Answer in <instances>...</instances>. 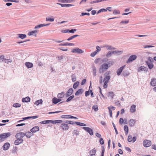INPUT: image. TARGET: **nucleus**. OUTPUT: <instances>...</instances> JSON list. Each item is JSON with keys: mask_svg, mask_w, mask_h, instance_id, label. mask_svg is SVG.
I'll return each instance as SVG.
<instances>
[{"mask_svg": "<svg viewBox=\"0 0 156 156\" xmlns=\"http://www.w3.org/2000/svg\"><path fill=\"white\" fill-rule=\"evenodd\" d=\"M24 133L20 132L17 133L15 135V137L16 139L14 141V144L15 145H18L22 143L23 140L22 139L24 136Z\"/></svg>", "mask_w": 156, "mask_h": 156, "instance_id": "obj_1", "label": "nucleus"}, {"mask_svg": "<svg viewBox=\"0 0 156 156\" xmlns=\"http://www.w3.org/2000/svg\"><path fill=\"white\" fill-rule=\"evenodd\" d=\"M109 74V72H107L105 73L104 76H105V77L104 78L103 81L102 80V76L100 77V83H101L104 82V83L103 85V87L104 88H107L108 87L107 83L109 82L110 78V76L108 75Z\"/></svg>", "mask_w": 156, "mask_h": 156, "instance_id": "obj_2", "label": "nucleus"}, {"mask_svg": "<svg viewBox=\"0 0 156 156\" xmlns=\"http://www.w3.org/2000/svg\"><path fill=\"white\" fill-rule=\"evenodd\" d=\"M109 66L108 64L106 63H105L101 66L99 69V72L100 73H103L106 71L108 69Z\"/></svg>", "mask_w": 156, "mask_h": 156, "instance_id": "obj_3", "label": "nucleus"}, {"mask_svg": "<svg viewBox=\"0 0 156 156\" xmlns=\"http://www.w3.org/2000/svg\"><path fill=\"white\" fill-rule=\"evenodd\" d=\"M11 135L10 133L9 132L2 133L0 134V138L2 140H3L10 136Z\"/></svg>", "mask_w": 156, "mask_h": 156, "instance_id": "obj_4", "label": "nucleus"}, {"mask_svg": "<svg viewBox=\"0 0 156 156\" xmlns=\"http://www.w3.org/2000/svg\"><path fill=\"white\" fill-rule=\"evenodd\" d=\"M60 127L63 131L68 130L69 128V125L65 123H62L60 125Z\"/></svg>", "mask_w": 156, "mask_h": 156, "instance_id": "obj_5", "label": "nucleus"}, {"mask_svg": "<svg viewBox=\"0 0 156 156\" xmlns=\"http://www.w3.org/2000/svg\"><path fill=\"white\" fill-rule=\"evenodd\" d=\"M143 145L145 147H148L151 145V142L149 140H145L143 142Z\"/></svg>", "mask_w": 156, "mask_h": 156, "instance_id": "obj_6", "label": "nucleus"}, {"mask_svg": "<svg viewBox=\"0 0 156 156\" xmlns=\"http://www.w3.org/2000/svg\"><path fill=\"white\" fill-rule=\"evenodd\" d=\"M82 128L89 133L90 135H92L93 134V131L90 128L88 127H83Z\"/></svg>", "mask_w": 156, "mask_h": 156, "instance_id": "obj_7", "label": "nucleus"}, {"mask_svg": "<svg viewBox=\"0 0 156 156\" xmlns=\"http://www.w3.org/2000/svg\"><path fill=\"white\" fill-rule=\"evenodd\" d=\"M72 52L73 53H76L79 54H81L83 52V51L82 49L78 48H76L73 49L72 51Z\"/></svg>", "mask_w": 156, "mask_h": 156, "instance_id": "obj_8", "label": "nucleus"}, {"mask_svg": "<svg viewBox=\"0 0 156 156\" xmlns=\"http://www.w3.org/2000/svg\"><path fill=\"white\" fill-rule=\"evenodd\" d=\"M136 56L135 55H133L130 56L126 62L127 63H128L129 62L133 61L135 60L136 58Z\"/></svg>", "mask_w": 156, "mask_h": 156, "instance_id": "obj_9", "label": "nucleus"}, {"mask_svg": "<svg viewBox=\"0 0 156 156\" xmlns=\"http://www.w3.org/2000/svg\"><path fill=\"white\" fill-rule=\"evenodd\" d=\"M39 130V127L38 126H35L33 127L30 130V131L33 133H35L38 131Z\"/></svg>", "mask_w": 156, "mask_h": 156, "instance_id": "obj_10", "label": "nucleus"}, {"mask_svg": "<svg viewBox=\"0 0 156 156\" xmlns=\"http://www.w3.org/2000/svg\"><path fill=\"white\" fill-rule=\"evenodd\" d=\"M136 122V120L131 119L128 121L129 124L130 126H133Z\"/></svg>", "mask_w": 156, "mask_h": 156, "instance_id": "obj_11", "label": "nucleus"}, {"mask_svg": "<svg viewBox=\"0 0 156 156\" xmlns=\"http://www.w3.org/2000/svg\"><path fill=\"white\" fill-rule=\"evenodd\" d=\"M73 88H71L69 89L67 92L66 96V97H68L73 93Z\"/></svg>", "mask_w": 156, "mask_h": 156, "instance_id": "obj_12", "label": "nucleus"}, {"mask_svg": "<svg viewBox=\"0 0 156 156\" xmlns=\"http://www.w3.org/2000/svg\"><path fill=\"white\" fill-rule=\"evenodd\" d=\"M147 70L148 69L147 67L143 66H141L139 68L138 71V72H140L143 71H144L145 72H147Z\"/></svg>", "mask_w": 156, "mask_h": 156, "instance_id": "obj_13", "label": "nucleus"}, {"mask_svg": "<svg viewBox=\"0 0 156 156\" xmlns=\"http://www.w3.org/2000/svg\"><path fill=\"white\" fill-rule=\"evenodd\" d=\"M125 67V66H123L120 67L119 69H118L117 70V71H116V73H117V75L118 76H119L120 75L121 73L122 72L123 69H124Z\"/></svg>", "mask_w": 156, "mask_h": 156, "instance_id": "obj_14", "label": "nucleus"}, {"mask_svg": "<svg viewBox=\"0 0 156 156\" xmlns=\"http://www.w3.org/2000/svg\"><path fill=\"white\" fill-rule=\"evenodd\" d=\"M146 62L150 69H151L153 68L154 65L153 63V62H149V61H147Z\"/></svg>", "mask_w": 156, "mask_h": 156, "instance_id": "obj_15", "label": "nucleus"}, {"mask_svg": "<svg viewBox=\"0 0 156 156\" xmlns=\"http://www.w3.org/2000/svg\"><path fill=\"white\" fill-rule=\"evenodd\" d=\"M151 86L154 87L156 86V79L155 78H152L150 82Z\"/></svg>", "mask_w": 156, "mask_h": 156, "instance_id": "obj_16", "label": "nucleus"}, {"mask_svg": "<svg viewBox=\"0 0 156 156\" xmlns=\"http://www.w3.org/2000/svg\"><path fill=\"white\" fill-rule=\"evenodd\" d=\"M24 136L25 135L28 138H30L33 135V134L32 132H27L24 134Z\"/></svg>", "mask_w": 156, "mask_h": 156, "instance_id": "obj_17", "label": "nucleus"}, {"mask_svg": "<svg viewBox=\"0 0 156 156\" xmlns=\"http://www.w3.org/2000/svg\"><path fill=\"white\" fill-rule=\"evenodd\" d=\"M10 144L9 143H6L4 144L3 146V149L4 150H8L10 147Z\"/></svg>", "mask_w": 156, "mask_h": 156, "instance_id": "obj_18", "label": "nucleus"}, {"mask_svg": "<svg viewBox=\"0 0 156 156\" xmlns=\"http://www.w3.org/2000/svg\"><path fill=\"white\" fill-rule=\"evenodd\" d=\"M62 100L60 98H54L52 99L53 102L55 104H56L60 102Z\"/></svg>", "mask_w": 156, "mask_h": 156, "instance_id": "obj_19", "label": "nucleus"}, {"mask_svg": "<svg viewBox=\"0 0 156 156\" xmlns=\"http://www.w3.org/2000/svg\"><path fill=\"white\" fill-rule=\"evenodd\" d=\"M57 4L61 5L62 7H69L70 6H74V5H73L68 4H62L60 3H57Z\"/></svg>", "mask_w": 156, "mask_h": 156, "instance_id": "obj_20", "label": "nucleus"}, {"mask_svg": "<svg viewBox=\"0 0 156 156\" xmlns=\"http://www.w3.org/2000/svg\"><path fill=\"white\" fill-rule=\"evenodd\" d=\"M65 93L64 92H62L61 93H59L58 94L57 97L58 98L61 99L64 97Z\"/></svg>", "mask_w": 156, "mask_h": 156, "instance_id": "obj_21", "label": "nucleus"}, {"mask_svg": "<svg viewBox=\"0 0 156 156\" xmlns=\"http://www.w3.org/2000/svg\"><path fill=\"white\" fill-rule=\"evenodd\" d=\"M119 51H118L117 52H116V51H109L108 52V53L106 54V56L107 57H109L111 56L115 52H116V53H117L118 52H119Z\"/></svg>", "mask_w": 156, "mask_h": 156, "instance_id": "obj_22", "label": "nucleus"}, {"mask_svg": "<svg viewBox=\"0 0 156 156\" xmlns=\"http://www.w3.org/2000/svg\"><path fill=\"white\" fill-rule=\"evenodd\" d=\"M136 106L135 105H132L130 108V111L132 113H134L136 112Z\"/></svg>", "mask_w": 156, "mask_h": 156, "instance_id": "obj_23", "label": "nucleus"}, {"mask_svg": "<svg viewBox=\"0 0 156 156\" xmlns=\"http://www.w3.org/2000/svg\"><path fill=\"white\" fill-rule=\"evenodd\" d=\"M26 66L28 68H31L33 67V64L31 62H27L25 63Z\"/></svg>", "mask_w": 156, "mask_h": 156, "instance_id": "obj_24", "label": "nucleus"}, {"mask_svg": "<svg viewBox=\"0 0 156 156\" xmlns=\"http://www.w3.org/2000/svg\"><path fill=\"white\" fill-rule=\"evenodd\" d=\"M30 98L27 97L25 98H24L22 99V101L23 102H29L30 101Z\"/></svg>", "mask_w": 156, "mask_h": 156, "instance_id": "obj_25", "label": "nucleus"}, {"mask_svg": "<svg viewBox=\"0 0 156 156\" xmlns=\"http://www.w3.org/2000/svg\"><path fill=\"white\" fill-rule=\"evenodd\" d=\"M60 46H74V44L72 43H65L64 44H59Z\"/></svg>", "mask_w": 156, "mask_h": 156, "instance_id": "obj_26", "label": "nucleus"}, {"mask_svg": "<svg viewBox=\"0 0 156 156\" xmlns=\"http://www.w3.org/2000/svg\"><path fill=\"white\" fill-rule=\"evenodd\" d=\"M62 122V121L61 120H51V123L52 124L61 123Z\"/></svg>", "mask_w": 156, "mask_h": 156, "instance_id": "obj_27", "label": "nucleus"}, {"mask_svg": "<svg viewBox=\"0 0 156 156\" xmlns=\"http://www.w3.org/2000/svg\"><path fill=\"white\" fill-rule=\"evenodd\" d=\"M49 24H40V25H37V26H35V28H34V29H37L38 28H41V27H44V26H48V25H49Z\"/></svg>", "mask_w": 156, "mask_h": 156, "instance_id": "obj_28", "label": "nucleus"}, {"mask_svg": "<svg viewBox=\"0 0 156 156\" xmlns=\"http://www.w3.org/2000/svg\"><path fill=\"white\" fill-rule=\"evenodd\" d=\"M96 150L94 148L92 150H91L90 151V156H93L96 153Z\"/></svg>", "mask_w": 156, "mask_h": 156, "instance_id": "obj_29", "label": "nucleus"}, {"mask_svg": "<svg viewBox=\"0 0 156 156\" xmlns=\"http://www.w3.org/2000/svg\"><path fill=\"white\" fill-rule=\"evenodd\" d=\"M92 71L93 75H94V76H96L97 73V69L95 66H94L93 67Z\"/></svg>", "mask_w": 156, "mask_h": 156, "instance_id": "obj_30", "label": "nucleus"}, {"mask_svg": "<svg viewBox=\"0 0 156 156\" xmlns=\"http://www.w3.org/2000/svg\"><path fill=\"white\" fill-rule=\"evenodd\" d=\"M83 90L82 89H80L76 92L75 93V95L77 96L80 94H81L83 92Z\"/></svg>", "mask_w": 156, "mask_h": 156, "instance_id": "obj_31", "label": "nucleus"}, {"mask_svg": "<svg viewBox=\"0 0 156 156\" xmlns=\"http://www.w3.org/2000/svg\"><path fill=\"white\" fill-rule=\"evenodd\" d=\"M42 99H40L36 101L35 102V104L37 105H38L39 104H42Z\"/></svg>", "mask_w": 156, "mask_h": 156, "instance_id": "obj_32", "label": "nucleus"}, {"mask_svg": "<svg viewBox=\"0 0 156 156\" xmlns=\"http://www.w3.org/2000/svg\"><path fill=\"white\" fill-rule=\"evenodd\" d=\"M18 36L19 37L22 39L26 38L27 37L26 35L25 34H19Z\"/></svg>", "mask_w": 156, "mask_h": 156, "instance_id": "obj_33", "label": "nucleus"}, {"mask_svg": "<svg viewBox=\"0 0 156 156\" xmlns=\"http://www.w3.org/2000/svg\"><path fill=\"white\" fill-rule=\"evenodd\" d=\"M114 96V94L113 92H108V97L111 98L112 99Z\"/></svg>", "mask_w": 156, "mask_h": 156, "instance_id": "obj_34", "label": "nucleus"}, {"mask_svg": "<svg viewBox=\"0 0 156 156\" xmlns=\"http://www.w3.org/2000/svg\"><path fill=\"white\" fill-rule=\"evenodd\" d=\"M40 123L42 124L48 123H51V120H44L41 122Z\"/></svg>", "mask_w": 156, "mask_h": 156, "instance_id": "obj_35", "label": "nucleus"}, {"mask_svg": "<svg viewBox=\"0 0 156 156\" xmlns=\"http://www.w3.org/2000/svg\"><path fill=\"white\" fill-rule=\"evenodd\" d=\"M37 32L38 31L36 30L32 31L29 32L28 34V35L29 36L32 35H33L34 33H37Z\"/></svg>", "mask_w": 156, "mask_h": 156, "instance_id": "obj_36", "label": "nucleus"}, {"mask_svg": "<svg viewBox=\"0 0 156 156\" xmlns=\"http://www.w3.org/2000/svg\"><path fill=\"white\" fill-rule=\"evenodd\" d=\"M65 122L67 124H69L72 125H73L75 124L74 122L70 120H66L65 121Z\"/></svg>", "mask_w": 156, "mask_h": 156, "instance_id": "obj_37", "label": "nucleus"}, {"mask_svg": "<svg viewBox=\"0 0 156 156\" xmlns=\"http://www.w3.org/2000/svg\"><path fill=\"white\" fill-rule=\"evenodd\" d=\"M78 36H79V35H73V36L70 37H69V38H68L67 40L68 41H69L70 40H71L75 38V37H78Z\"/></svg>", "mask_w": 156, "mask_h": 156, "instance_id": "obj_38", "label": "nucleus"}, {"mask_svg": "<svg viewBox=\"0 0 156 156\" xmlns=\"http://www.w3.org/2000/svg\"><path fill=\"white\" fill-rule=\"evenodd\" d=\"M75 124L79 126H86V124L84 123H81L79 122H76Z\"/></svg>", "mask_w": 156, "mask_h": 156, "instance_id": "obj_39", "label": "nucleus"}, {"mask_svg": "<svg viewBox=\"0 0 156 156\" xmlns=\"http://www.w3.org/2000/svg\"><path fill=\"white\" fill-rule=\"evenodd\" d=\"M124 131H125V132L126 133V134H127L128 132L129 131V129L127 125H125L124 126Z\"/></svg>", "mask_w": 156, "mask_h": 156, "instance_id": "obj_40", "label": "nucleus"}, {"mask_svg": "<svg viewBox=\"0 0 156 156\" xmlns=\"http://www.w3.org/2000/svg\"><path fill=\"white\" fill-rule=\"evenodd\" d=\"M79 82L78 81L74 83L73 85V88L74 89H76L77 87L79 86Z\"/></svg>", "mask_w": 156, "mask_h": 156, "instance_id": "obj_41", "label": "nucleus"}, {"mask_svg": "<svg viewBox=\"0 0 156 156\" xmlns=\"http://www.w3.org/2000/svg\"><path fill=\"white\" fill-rule=\"evenodd\" d=\"M72 80L73 82H74L76 80V77L74 74L72 75Z\"/></svg>", "mask_w": 156, "mask_h": 156, "instance_id": "obj_42", "label": "nucleus"}, {"mask_svg": "<svg viewBox=\"0 0 156 156\" xmlns=\"http://www.w3.org/2000/svg\"><path fill=\"white\" fill-rule=\"evenodd\" d=\"M93 109L95 111H97L98 110V106L96 105H94L92 107Z\"/></svg>", "mask_w": 156, "mask_h": 156, "instance_id": "obj_43", "label": "nucleus"}, {"mask_svg": "<svg viewBox=\"0 0 156 156\" xmlns=\"http://www.w3.org/2000/svg\"><path fill=\"white\" fill-rule=\"evenodd\" d=\"M54 20V18H51L48 17H47L46 18V21H50V22H53Z\"/></svg>", "mask_w": 156, "mask_h": 156, "instance_id": "obj_44", "label": "nucleus"}, {"mask_svg": "<svg viewBox=\"0 0 156 156\" xmlns=\"http://www.w3.org/2000/svg\"><path fill=\"white\" fill-rule=\"evenodd\" d=\"M74 0H62L61 1V2H66V3H70L73 1Z\"/></svg>", "mask_w": 156, "mask_h": 156, "instance_id": "obj_45", "label": "nucleus"}, {"mask_svg": "<svg viewBox=\"0 0 156 156\" xmlns=\"http://www.w3.org/2000/svg\"><path fill=\"white\" fill-rule=\"evenodd\" d=\"M74 97V95H72L71 96L69 97L66 100V101L68 102L70 101L72 99H73Z\"/></svg>", "mask_w": 156, "mask_h": 156, "instance_id": "obj_46", "label": "nucleus"}, {"mask_svg": "<svg viewBox=\"0 0 156 156\" xmlns=\"http://www.w3.org/2000/svg\"><path fill=\"white\" fill-rule=\"evenodd\" d=\"M128 141L129 142H131L132 141V136L131 135H129L128 138Z\"/></svg>", "mask_w": 156, "mask_h": 156, "instance_id": "obj_47", "label": "nucleus"}, {"mask_svg": "<svg viewBox=\"0 0 156 156\" xmlns=\"http://www.w3.org/2000/svg\"><path fill=\"white\" fill-rule=\"evenodd\" d=\"M13 106L16 108L20 107L21 106V105L19 103H16L13 105Z\"/></svg>", "mask_w": 156, "mask_h": 156, "instance_id": "obj_48", "label": "nucleus"}, {"mask_svg": "<svg viewBox=\"0 0 156 156\" xmlns=\"http://www.w3.org/2000/svg\"><path fill=\"white\" fill-rule=\"evenodd\" d=\"M113 13L114 14H120V12L119 10H114L113 11Z\"/></svg>", "mask_w": 156, "mask_h": 156, "instance_id": "obj_49", "label": "nucleus"}, {"mask_svg": "<svg viewBox=\"0 0 156 156\" xmlns=\"http://www.w3.org/2000/svg\"><path fill=\"white\" fill-rule=\"evenodd\" d=\"M104 47H106L108 50H111L112 49H114V48H112V47L111 46L107 45L105 46Z\"/></svg>", "mask_w": 156, "mask_h": 156, "instance_id": "obj_50", "label": "nucleus"}, {"mask_svg": "<svg viewBox=\"0 0 156 156\" xmlns=\"http://www.w3.org/2000/svg\"><path fill=\"white\" fill-rule=\"evenodd\" d=\"M107 11V10L106 9H102L98 11V13H99L101 12H106Z\"/></svg>", "mask_w": 156, "mask_h": 156, "instance_id": "obj_51", "label": "nucleus"}, {"mask_svg": "<svg viewBox=\"0 0 156 156\" xmlns=\"http://www.w3.org/2000/svg\"><path fill=\"white\" fill-rule=\"evenodd\" d=\"M114 63V62L113 61H110L108 62L107 64L109 67L112 66Z\"/></svg>", "mask_w": 156, "mask_h": 156, "instance_id": "obj_52", "label": "nucleus"}, {"mask_svg": "<svg viewBox=\"0 0 156 156\" xmlns=\"http://www.w3.org/2000/svg\"><path fill=\"white\" fill-rule=\"evenodd\" d=\"M69 115H63L61 116V117L63 118L69 119Z\"/></svg>", "mask_w": 156, "mask_h": 156, "instance_id": "obj_53", "label": "nucleus"}, {"mask_svg": "<svg viewBox=\"0 0 156 156\" xmlns=\"http://www.w3.org/2000/svg\"><path fill=\"white\" fill-rule=\"evenodd\" d=\"M108 108L109 110V114L110 117H112V111L111 109L110 108Z\"/></svg>", "mask_w": 156, "mask_h": 156, "instance_id": "obj_54", "label": "nucleus"}, {"mask_svg": "<svg viewBox=\"0 0 156 156\" xmlns=\"http://www.w3.org/2000/svg\"><path fill=\"white\" fill-rule=\"evenodd\" d=\"M5 2H18L16 0H3Z\"/></svg>", "mask_w": 156, "mask_h": 156, "instance_id": "obj_55", "label": "nucleus"}, {"mask_svg": "<svg viewBox=\"0 0 156 156\" xmlns=\"http://www.w3.org/2000/svg\"><path fill=\"white\" fill-rule=\"evenodd\" d=\"M4 60H5V62L6 63H8L9 62H12V60H11L10 59H5Z\"/></svg>", "mask_w": 156, "mask_h": 156, "instance_id": "obj_56", "label": "nucleus"}, {"mask_svg": "<svg viewBox=\"0 0 156 156\" xmlns=\"http://www.w3.org/2000/svg\"><path fill=\"white\" fill-rule=\"evenodd\" d=\"M97 52L95 51L91 53L90 56L93 57H94L97 54Z\"/></svg>", "mask_w": 156, "mask_h": 156, "instance_id": "obj_57", "label": "nucleus"}, {"mask_svg": "<svg viewBox=\"0 0 156 156\" xmlns=\"http://www.w3.org/2000/svg\"><path fill=\"white\" fill-rule=\"evenodd\" d=\"M97 50L95 51L97 53L101 50V48L99 46H97L96 48Z\"/></svg>", "mask_w": 156, "mask_h": 156, "instance_id": "obj_58", "label": "nucleus"}, {"mask_svg": "<svg viewBox=\"0 0 156 156\" xmlns=\"http://www.w3.org/2000/svg\"><path fill=\"white\" fill-rule=\"evenodd\" d=\"M100 143L102 145L104 144V141L102 138H101L100 140Z\"/></svg>", "mask_w": 156, "mask_h": 156, "instance_id": "obj_59", "label": "nucleus"}, {"mask_svg": "<svg viewBox=\"0 0 156 156\" xmlns=\"http://www.w3.org/2000/svg\"><path fill=\"white\" fill-rule=\"evenodd\" d=\"M76 31V29H72L70 30H69V32L70 33H74Z\"/></svg>", "mask_w": 156, "mask_h": 156, "instance_id": "obj_60", "label": "nucleus"}, {"mask_svg": "<svg viewBox=\"0 0 156 156\" xmlns=\"http://www.w3.org/2000/svg\"><path fill=\"white\" fill-rule=\"evenodd\" d=\"M100 58H99L96 59L94 60V63L96 64H97L98 63L99 61L100 60Z\"/></svg>", "mask_w": 156, "mask_h": 156, "instance_id": "obj_61", "label": "nucleus"}, {"mask_svg": "<svg viewBox=\"0 0 156 156\" xmlns=\"http://www.w3.org/2000/svg\"><path fill=\"white\" fill-rule=\"evenodd\" d=\"M96 136L97 137H99L100 138H101V135L100 134L98 133H95Z\"/></svg>", "mask_w": 156, "mask_h": 156, "instance_id": "obj_62", "label": "nucleus"}, {"mask_svg": "<svg viewBox=\"0 0 156 156\" xmlns=\"http://www.w3.org/2000/svg\"><path fill=\"white\" fill-rule=\"evenodd\" d=\"M105 149L104 147H103L101 151V156H104V154L105 152Z\"/></svg>", "mask_w": 156, "mask_h": 156, "instance_id": "obj_63", "label": "nucleus"}, {"mask_svg": "<svg viewBox=\"0 0 156 156\" xmlns=\"http://www.w3.org/2000/svg\"><path fill=\"white\" fill-rule=\"evenodd\" d=\"M152 149L156 150V144H153L151 146Z\"/></svg>", "mask_w": 156, "mask_h": 156, "instance_id": "obj_64", "label": "nucleus"}]
</instances>
